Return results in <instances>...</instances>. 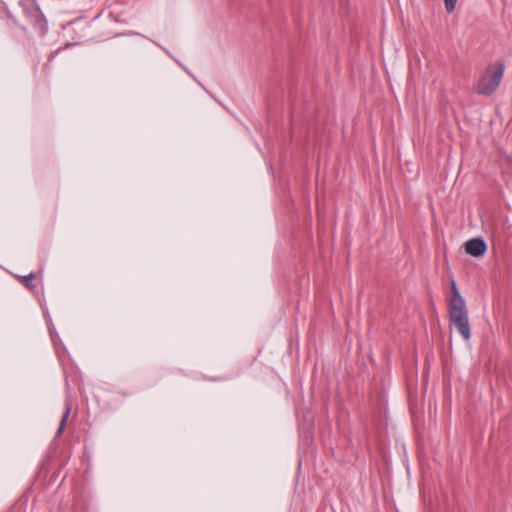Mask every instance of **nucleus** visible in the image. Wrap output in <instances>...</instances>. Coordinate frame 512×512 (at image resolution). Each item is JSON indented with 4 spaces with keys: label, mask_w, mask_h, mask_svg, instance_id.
Returning a JSON list of instances; mask_svg holds the SVG:
<instances>
[{
    "label": "nucleus",
    "mask_w": 512,
    "mask_h": 512,
    "mask_svg": "<svg viewBox=\"0 0 512 512\" xmlns=\"http://www.w3.org/2000/svg\"><path fill=\"white\" fill-rule=\"evenodd\" d=\"M505 72V65L502 62H495L489 65L477 82V91L482 95L492 94L500 85Z\"/></svg>",
    "instance_id": "1"
},
{
    "label": "nucleus",
    "mask_w": 512,
    "mask_h": 512,
    "mask_svg": "<svg viewBox=\"0 0 512 512\" xmlns=\"http://www.w3.org/2000/svg\"><path fill=\"white\" fill-rule=\"evenodd\" d=\"M449 321L465 341L470 340V325L466 305L449 307Z\"/></svg>",
    "instance_id": "2"
},
{
    "label": "nucleus",
    "mask_w": 512,
    "mask_h": 512,
    "mask_svg": "<svg viewBox=\"0 0 512 512\" xmlns=\"http://www.w3.org/2000/svg\"><path fill=\"white\" fill-rule=\"evenodd\" d=\"M464 250L472 257H482L487 252V244L482 238H473L465 242Z\"/></svg>",
    "instance_id": "3"
},
{
    "label": "nucleus",
    "mask_w": 512,
    "mask_h": 512,
    "mask_svg": "<svg viewBox=\"0 0 512 512\" xmlns=\"http://www.w3.org/2000/svg\"><path fill=\"white\" fill-rule=\"evenodd\" d=\"M450 288H451V298L449 300L448 306L452 307V306L466 305L465 300L460 295V292H459L454 280L451 281Z\"/></svg>",
    "instance_id": "4"
},
{
    "label": "nucleus",
    "mask_w": 512,
    "mask_h": 512,
    "mask_svg": "<svg viewBox=\"0 0 512 512\" xmlns=\"http://www.w3.org/2000/svg\"><path fill=\"white\" fill-rule=\"evenodd\" d=\"M445 9L448 13H452L455 10L457 0H444Z\"/></svg>",
    "instance_id": "5"
},
{
    "label": "nucleus",
    "mask_w": 512,
    "mask_h": 512,
    "mask_svg": "<svg viewBox=\"0 0 512 512\" xmlns=\"http://www.w3.org/2000/svg\"><path fill=\"white\" fill-rule=\"evenodd\" d=\"M69 409L66 410V412L64 413L63 417H62V420H61V423H60V426H59V429H58V434H61L64 427H65V424H66V421H67V418H68V415H69Z\"/></svg>",
    "instance_id": "6"
},
{
    "label": "nucleus",
    "mask_w": 512,
    "mask_h": 512,
    "mask_svg": "<svg viewBox=\"0 0 512 512\" xmlns=\"http://www.w3.org/2000/svg\"><path fill=\"white\" fill-rule=\"evenodd\" d=\"M33 278H34V275H33V274H29L28 276H25V277L23 278V283H24L26 286H28V287H29V286H30V284H31V281L33 280Z\"/></svg>",
    "instance_id": "7"
}]
</instances>
